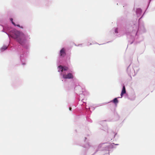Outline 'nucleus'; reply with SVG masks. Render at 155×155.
Returning a JSON list of instances; mask_svg holds the SVG:
<instances>
[{"instance_id":"obj_1","label":"nucleus","mask_w":155,"mask_h":155,"mask_svg":"<svg viewBox=\"0 0 155 155\" xmlns=\"http://www.w3.org/2000/svg\"><path fill=\"white\" fill-rule=\"evenodd\" d=\"M10 35L22 46L24 47L26 46L27 36L23 32L16 30H13L11 32Z\"/></svg>"},{"instance_id":"obj_2","label":"nucleus","mask_w":155,"mask_h":155,"mask_svg":"<svg viewBox=\"0 0 155 155\" xmlns=\"http://www.w3.org/2000/svg\"><path fill=\"white\" fill-rule=\"evenodd\" d=\"M63 77L64 79H72L73 78V76L71 73H68L67 74H64L63 75Z\"/></svg>"},{"instance_id":"obj_3","label":"nucleus","mask_w":155,"mask_h":155,"mask_svg":"<svg viewBox=\"0 0 155 155\" xmlns=\"http://www.w3.org/2000/svg\"><path fill=\"white\" fill-rule=\"evenodd\" d=\"M65 49L64 48H62L60 51V56L64 57L66 55Z\"/></svg>"},{"instance_id":"obj_4","label":"nucleus","mask_w":155,"mask_h":155,"mask_svg":"<svg viewBox=\"0 0 155 155\" xmlns=\"http://www.w3.org/2000/svg\"><path fill=\"white\" fill-rule=\"evenodd\" d=\"M126 92L125 87L124 86L123 87L122 89V90L121 92V96L122 97L123 96V95L125 94Z\"/></svg>"},{"instance_id":"obj_5","label":"nucleus","mask_w":155,"mask_h":155,"mask_svg":"<svg viewBox=\"0 0 155 155\" xmlns=\"http://www.w3.org/2000/svg\"><path fill=\"white\" fill-rule=\"evenodd\" d=\"M58 68H59V70H58L59 71H61V72L63 71V66H61V65L59 66H58Z\"/></svg>"},{"instance_id":"obj_6","label":"nucleus","mask_w":155,"mask_h":155,"mask_svg":"<svg viewBox=\"0 0 155 155\" xmlns=\"http://www.w3.org/2000/svg\"><path fill=\"white\" fill-rule=\"evenodd\" d=\"M113 102L115 103L116 104L118 103V100L117 99V98H115L113 101Z\"/></svg>"},{"instance_id":"obj_7","label":"nucleus","mask_w":155,"mask_h":155,"mask_svg":"<svg viewBox=\"0 0 155 155\" xmlns=\"http://www.w3.org/2000/svg\"><path fill=\"white\" fill-rule=\"evenodd\" d=\"M63 71H67L68 70V68L65 66L63 67Z\"/></svg>"},{"instance_id":"obj_8","label":"nucleus","mask_w":155,"mask_h":155,"mask_svg":"<svg viewBox=\"0 0 155 155\" xmlns=\"http://www.w3.org/2000/svg\"><path fill=\"white\" fill-rule=\"evenodd\" d=\"M7 48V47L6 46H4L3 47H2L1 48V50L2 51H3V50H5V49H6Z\"/></svg>"},{"instance_id":"obj_9","label":"nucleus","mask_w":155,"mask_h":155,"mask_svg":"<svg viewBox=\"0 0 155 155\" xmlns=\"http://www.w3.org/2000/svg\"><path fill=\"white\" fill-rule=\"evenodd\" d=\"M10 20L11 21V22H12V24L14 25L15 26H16L15 24L13 21V19L12 18H11L10 19Z\"/></svg>"},{"instance_id":"obj_10","label":"nucleus","mask_w":155,"mask_h":155,"mask_svg":"<svg viewBox=\"0 0 155 155\" xmlns=\"http://www.w3.org/2000/svg\"><path fill=\"white\" fill-rule=\"evenodd\" d=\"M16 26H17L18 27H21L20 26V25H16ZM21 28H22L23 27H21Z\"/></svg>"},{"instance_id":"obj_11","label":"nucleus","mask_w":155,"mask_h":155,"mask_svg":"<svg viewBox=\"0 0 155 155\" xmlns=\"http://www.w3.org/2000/svg\"><path fill=\"white\" fill-rule=\"evenodd\" d=\"M115 32L116 33H117V29H116L115 30Z\"/></svg>"},{"instance_id":"obj_12","label":"nucleus","mask_w":155,"mask_h":155,"mask_svg":"<svg viewBox=\"0 0 155 155\" xmlns=\"http://www.w3.org/2000/svg\"><path fill=\"white\" fill-rule=\"evenodd\" d=\"M71 110V107H69V110Z\"/></svg>"}]
</instances>
